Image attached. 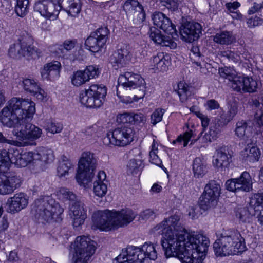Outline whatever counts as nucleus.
<instances>
[{
  "instance_id": "obj_1",
  "label": "nucleus",
  "mask_w": 263,
  "mask_h": 263,
  "mask_svg": "<svg viewBox=\"0 0 263 263\" xmlns=\"http://www.w3.org/2000/svg\"><path fill=\"white\" fill-rule=\"evenodd\" d=\"M180 218L174 215L165 218L154 228L163 235L161 246L166 257H176L181 263H200L210 244L205 236L189 232L179 223Z\"/></svg>"
},
{
  "instance_id": "obj_2",
  "label": "nucleus",
  "mask_w": 263,
  "mask_h": 263,
  "mask_svg": "<svg viewBox=\"0 0 263 263\" xmlns=\"http://www.w3.org/2000/svg\"><path fill=\"white\" fill-rule=\"evenodd\" d=\"M35 112V103L28 100L14 97L0 112V121L8 127H13L12 134L24 146L39 139L42 130L31 123Z\"/></svg>"
},
{
  "instance_id": "obj_3",
  "label": "nucleus",
  "mask_w": 263,
  "mask_h": 263,
  "mask_svg": "<svg viewBox=\"0 0 263 263\" xmlns=\"http://www.w3.org/2000/svg\"><path fill=\"white\" fill-rule=\"evenodd\" d=\"M117 95L125 104L137 101L145 95V81L136 73L126 72L121 74L118 80Z\"/></svg>"
},
{
  "instance_id": "obj_4",
  "label": "nucleus",
  "mask_w": 263,
  "mask_h": 263,
  "mask_svg": "<svg viewBox=\"0 0 263 263\" xmlns=\"http://www.w3.org/2000/svg\"><path fill=\"white\" fill-rule=\"evenodd\" d=\"M135 217L136 214L130 209L115 212L108 210L97 211L92 216V227L106 232L115 230L127 226Z\"/></svg>"
},
{
  "instance_id": "obj_5",
  "label": "nucleus",
  "mask_w": 263,
  "mask_h": 263,
  "mask_svg": "<svg viewBox=\"0 0 263 263\" xmlns=\"http://www.w3.org/2000/svg\"><path fill=\"white\" fill-rule=\"evenodd\" d=\"M245 239L240 232L230 230L221 234L213 243V249L217 256L235 255L245 249Z\"/></svg>"
},
{
  "instance_id": "obj_6",
  "label": "nucleus",
  "mask_w": 263,
  "mask_h": 263,
  "mask_svg": "<svg viewBox=\"0 0 263 263\" xmlns=\"http://www.w3.org/2000/svg\"><path fill=\"white\" fill-rule=\"evenodd\" d=\"M64 209L49 196L40 197L32 205L31 213L38 220L48 222L62 214Z\"/></svg>"
},
{
  "instance_id": "obj_7",
  "label": "nucleus",
  "mask_w": 263,
  "mask_h": 263,
  "mask_svg": "<svg viewBox=\"0 0 263 263\" xmlns=\"http://www.w3.org/2000/svg\"><path fill=\"white\" fill-rule=\"evenodd\" d=\"M97 160L93 154L86 152L82 153L78 163L76 179L78 183L87 187L92 181L93 171L96 167Z\"/></svg>"
},
{
  "instance_id": "obj_8",
  "label": "nucleus",
  "mask_w": 263,
  "mask_h": 263,
  "mask_svg": "<svg viewBox=\"0 0 263 263\" xmlns=\"http://www.w3.org/2000/svg\"><path fill=\"white\" fill-rule=\"evenodd\" d=\"M59 196L66 200L75 201L70 208V215L73 219V225L78 227L83 224L87 217V209L83 202L73 192L66 188H61L59 191Z\"/></svg>"
},
{
  "instance_id": "obj_9",
  "label": "nucleus",
  "mask_w": 263,
  "mask_h": 263,
  "mask_svg": "<svg viewBox=\"0 0 263 263\" xmlns=\"http://www.w3.org/2000/svg\"><path fill=\"white\" fill-rule=\"evenodd\" d=\"M71 248L74 250V263H87L96 250L94 241L85 236L77 237Z\"/></svg>"
},
{
  "instance_id": "obj_10",
  "label": "nucleus",
  "mask_w": 263,
  "mask_h": 263,
  "mask_svg": "<svg viewBox=\"0 0 263 263\" xmlns=\"http://www.w3.org/2000/svg\"><path fill=\"white\" fill-rule=\"evenodd\" d=\"M107 89L102 85L92 84L88 89L80 92V101L87 107H99L103 104Z\"/></svg>"
},
{
  "instance_id": "obj_11",
  "label": "nucleus",
  "mask_w": 263,
  "mask_h": 263,
  "mask_svg": "<svg viewBox=\"0 0 263 263\" xmlns=\"http://www.w3.org/2000/svg\"><path fill=\"white\" fill-rule=\"evenodd\" d=\"M134 132L132 128L123 126L109 132L103 138V143L108 146L123 147L133 141Z\"/></svg>"
},
{
  "instance_id": "obj_12",
  "label": "nucleus",
  "mask_w": 263,
  "mask_h": 263,
  "mask_svg": "<svg viewBox=\"0 0 263 263\" xmlns=\"http://www.w3.org/2000/svg\"><path fill=\"white\" fill-rule=\"evenodd\" d=\"M221 194V187L215 180H211L206 184L199 200L200 208L205 211L215 206Z\"/></svg>"
},
{
  "instance_id": "obj_13",
  "label": "nucleus",
  "mask_w": 263,
  "mask_h": 263,
  "mask_svg": "<svg viewBox=\"0 0 263 263\" xmlns=\"http://www.w3.org/2000/svg\"><path fill=\"white\" fill-rule=\"evenodd\" d=\"M35 152H20L17 149L7 151L6 168H9L11 164H14L18 167L26 166L28 163H32L35 166Z\"/></svg>"
},
{
  "instance_id": "obj_14",
  "label": "nucleus",
  "mask_w": 263,
  "mask_h": 263,
  "mask_svg": "<svg viewBox=\"0 0 263 263\" xmlns=\"http://www.w3.org/2000/svg\"><path fill=\"white\" fill-rule=\"evenodd\" d=\"M109 33L106 27L100 28L92 32L85 41L86 48L93 52H98L105 45Z\"/></svg>"
},
{
  "instance_id": "obj_15",
  "label": "nucleus",
  "mask_w": 263,
  "mask_h": 263,
  "mask_svg": "<svg viewBox=\"0 0 263 263\" xmlns=\"http://www.w3.org/2000/svg\"><path fill=\"white\" fill-rule=\"evenodd\" d=\"M61 8L60 3L55 0H42L36 2L34 6L35 11L51 20L57 18Z\"/></svg>"
},
{
  "instance_id": "obj_16",
  "label": "nucleus",
  "mask_w": 263,
  "mask_h": 263,
  "mask_svg": "<svg viewBox=\"0 0 263 263\" xmlns=\"http://www.w3.org/2000/svg\"><path fill=\"white\" fill-rule=\"evenodd\" d=\"M144 259V254L140 247L128 246L122 249L114 263H142Z\"/></svg>"
},
{
  "instance_id": "obj_17",
  "label": "nucleus",
  "mask_w": 263,
  "mask_h": 263,
  "mask_svg": "<svg viewBox=\"0 0 263 263\" xmlns=\"http://www.w3.org/2000/svg\"><path fill=\"white\" fill-rule=\"evenodd\" d=\"M9 168H3L0 174V194L5 195L12 193L20 185L21 179L14 172H8Z\"/></svg>"
},
{
  "instance_id": "obj_18",
  "label": "nucleus",
  "mask_w": 263,
  "mask_h": 263,
  "mask_svg": "<svg viewBox=\"0 0 263 263\" xmlns=\"http://www.w3.org/2000/svg\"><path fill=\"white\" fill-rule=\"evenodd\" d=\"M100 72L97 66L89 65L83 70H77L71 76V82L73 85L79 87L88 82L90 79L98 77Z\"/></svg>"
},
{
  "instance_id": "obj_19",
  "label": "nucleus",
  "mask_w": 263,
  "mask_h": 263,
  "mask_svg": "<svg viewBox=\"0 0 263 263\" xmlns=\"http://www.w3.org/2000/svg\"><path fill=\"white\" fill-rule=\"evenodd\" d=\"M202 27L199 23L194 21L186 22L180 26L179 33L183 41L191 43L198 39Z\"/></svg>"
},
{
  "instance_id": "obj_20",
  "label": "nucleus",
  "mask_w": 263,
  "mask_h": 263,
  "mask_svg": "<svg viewBox=\"0 0 263 263\" xmlns=\"http://www.w3.org/2000/svg\"><path fill=\"white\" fill-rule=\"evenodd\" d=\"M35 166L43 170L46 165L51 163L54 156L53 151L49 148L40 147L35 151Z\"/></svg>"
},
{
  "instance_id": "obj_21",
  "label": "nucleus",
  "mask_w": 263,
  "mask_h": 263,
  "mask_svg": "<svg viewBox=\"0 0 263 263\" xmlns=\"http://www.w3.org/2000/svg\"><path fill=\"white\" fill-rule=\"evenodd\" d=\"M231 155L228 153L227 146L217 148L213 156L212 163L215 168L223 171L228 167L230 163Z\"/></svg>"
},
{
  "instance_id": "obj_22",
  "label": "nucleus",
  "mask_w": 263,
  "mask_h": 263,
  "mask_svg": "<svg viewBox=\"0 0 263 263\" xmlns=\"http://www.w3.org/2000/svg\"><path fill=\"white\" fill-rule=\"evenodd\" d=\"M154 24L168 34H176L175 26L168 17L160 12H155L152 16Z\"/></svg>"
},
{
  "instance_id": "obj_23",
  "label": "nucleus",
  "mask_w": 263,
  "mask_h": 263,
  "mask_svg": "<svg viewBox=\"0 0 263 263\" xmlns=\"http://www.w3.org/2000/svg\"><path fill=\"white\" fill-rule=\"evenodd\" d=\"M22 86L25 91L35 96L38 100H46L47 93L40 87L38 82L34 79H24L22 81Z\"/></svg>"
},
{
  "instance_id": "obj_24",
  "label": "nucleus",
  "mask_w": 263,
  "mask_h": 263,
  "mask_svg": "<svg viewBox=\"0 0 263 263\" xmlns=\"http://www.w3.org/2000/svg\"><path fill=\"white\" fill-rule=\"evenodd\" d=\"M28 199L23 193L16 194L7 201V211L9 213H15L20 211L28 205Z\"/></svg>"
},
{
  "instance_id": "obj_25",
  "label": "nucleus",
  "mask_w": 263,
  "mask_h": 263,
  "mask_svg": "<svg viewBox=\"0 0 263 263\" xmlns=\"http://www.w3.org/2000/svg\"><path fill=\"white\" fill-rule=\"evenodd\" d=\"M130 59V51L126 46H123L111 55L109 62L115 69H117L123 67Z\"/></svg>"
},
{
  "instance_id": "obj_26",
  "label": "nucleus",
  "mask_w": 263,
  "mask_h": 263,
  "mask_svg": "<svg viewBox=\"0 0 263 263\" xmlns=\"http://www.w3.org/2000/svg\"><path fill=\"white\" fill-rule=\"evenodd\" d=\"M61 69L60 62L54 61L45 64L41 70V73L44 79L54 81L60 77Z\"/></svg>"
},
{
  "instance_id": "obj_27",
  "label": "nucleus",
  "mask_w": 263,
  "mask_h": 263,
  "mask_svg": "<svg viewBox=\"0 0 263 263\" xmlns=\"http://www.w3.org/2000/svg\"><path fill=\"white\" fill-rule=\"evenodd\" d=\"M169 59L167 54H165L163 52L158 53L151 59V66L153 69L160 71H166L170 64Z\"/></svg>"
},
{
  "instance_id": "obj_28",
  "label": "nucleus",
  "mask_w": 263,
  "mask_h": 263,
  "mask_svg": "<svg viewBox=\"0 0 263 263\" xmlns=\"http://www.w3.org/2000/svg\"><path fill=\"white\" fill-rule=\"evenodd\" d=\"M247 146L240 152V156L242 160L250 163L258 161L260 157V151L256 146L250 147L249 142H246Z\"/></svg>"
},
{
  "instance_id": "obj_29",
  "label": "nucleus",
  "mask_w": 263,
  "mask_h": 263,
  "mask_svg": "<svg viewBox=\"0 0 263 263\" xmlns=\"http://www.w3.org/2000/svg\"><path fill=\"white\" fill-rule=\"evenodd\" d=\"M106 174L104 171H99L93 182L94 194L100 197L104 196L107 191V185L104 182Z\"/></svg>"
},
{
  "instance_id": "obj_30",
  "label": "nucleus",
  "mask_w": 263,
  "mask_h": 263,
  "mask_svg": "<svg viewBox=\"0 0 263 263\" xmlns=\"http://www.w3.org/2000/svg\"><path fill=\"white\" fill-rule=\"evenodd\" d=\"M123 9L126 13H131L134 11L139 12L138 17L142 21L145 18V13L143 6L137 0H127L123 5Z\"/></svg>"
},
{
  "instance_id": "obj_31",
  "label": "nucleus",
  "mask_w": 263,
  "mask_h": 263,
  "mask_svg": "<svg viewBox=\"0 0 263 263\" xmlns=\"http://www.w3.org/2000/svg\"><path fill=\"white\" fill-rule=\"evenodd\" d=\"M232 120L233 118L227 112L223 114L220 116V118L218 119L214 125L211 126L209 132L210 136L212 139H214L221 132L222 128Z\"/></svg>"
},
{
  "instance_id": "obj_32",
  "label": "nucleus",
  "mask_w": 263,
  "mask_h": 263,
  "mask_svg": "<svg viewBox=\"0 0 263 263\" xmlns=\"http://www.w3.org/2000/svg\"><path fill=\"white\" fill-rule=\"evenodd\" d=\"M237 190L239 191L249 192L252 189V180L250 174L243 172L239 177L236 178Z\"/></svg>"
},
{
  "instance_id": "obj_33",
  "label": "nucleus",
  "mask_w": 263,
  "mask_h": 263,
  "mask_svg": "<svg viewBox=\"0 0 263 263\" xmlns=\"http://www.w3.org/2000/svg\"><path fill=\"white\" fill-rule=\"evenodd\" d=\"M213 41L215 43L221 45H229L235 42V37L232 32L222 31L216 33L213 36Z\"/></svg>"
},
{
  "instance_id": "obj_34",
  "label": "nucleus",
  "mask_w": 263,
  "mask_h": 263,
  "mask_svg": "<svg viewBox=\"0 0 263 263\" xmlns=\"http://www.w3.org/2000/svg\"><path fill=\"white\" fill-rule=\"evenodd\" d=\"M206 161L200 157L196 158L192 164L194 176L197 178L202 177L207 172Z\"/></svg>"
},
{
  "instance_id": "obj_35",
  "label": "nucleus",
  "mask_w": 263,
  "mask_h": 263,
  "mask_svg": "<svg viewBox=\"0 0 263 263\" xmlns=\"http://www.w3.org/2000/svg\"><path fill=\"white\" fill-rule=\"evenodd\" d=\"M31 41V39L29 37L22 39V56L36 58L39 57V54L34 47L30 44Z\"/></svg>"
},
{
  "instance_id": "obj_36",
  "label": "nucleus",
  "mask_w": 263,
  "mask_h": 263,
  "mask_svg": "<svg viewBox=\"0 0 263 263\" xmlns=\"http://www.w3.org/2000/svg\"><path fill=\"white\" fill-rule=\"evenodd\" d=\"M190 87L184 82L180 81L174 88L175 91L178 95L181 102H185L192 95Z\"/></svg>"
},
{
  "instance_id": "obj_37",
  "label": "nucleus",
  "mask_w": 263,
  "mask_h": 263,
  "mask_svg": "<svg viewBox=\"0 0 263 263\" xmlns=\"http://www.w3.org/2000/svg\"><path fill=\"white\" fill-rule=\"evenodd\" d=\"M63 1L64 10L69 15L75 17L80 12V0H63Z\"/></svg>"
},
{
  "instance_id": "obj_38",
  "label": "nucleus",
  "mask_w": 263,
  "mask_h": 263,
  "mask_svg": "<svg viewBox=\"0 0 263 263\" xmlns=\"http://www.w3.org/2000/svg\"><path fill=\"white\" fill-rule=\"evenodd\" d=\"M77 41L76 40H66L65 41L63 45L59 46L58 49L59 51H57V54L59 56H62L68 58L67 55L70 56L68 53L75 47Z\"/></svg>"
},
{
  "instance_id": "obj_39",
  "label": "nucleus",
  "mask_w": 263,
  "mask_h": 263,
  "mask_svg": "<svg viewBox=\"0 0 263 263\" xmlns=\"http://www.w3.org/2000/svg\"><path fill=\"white\" fill-rule=\"evenodd\" d=\"M72 163L66 157L63 156L61 161L59 162L57 167V175L62 177L67 175L69 171L71 170Z\"/></svg>"
},
{
  "instance_id": "obj_40",
  "label": "nucleus",
  "mask_w": 263,
  "mask_h": 263,
  "mask_svg": "<svg viewBox=\"0 0 263 263\" xmlns=\"http://www.w3.org/2000/svg\"><path fill=\"white\" fill-rule=\"evenodd\" d=\"M240 4L238 2L227 3L226 7L227 9V12L229 14L233 19L242 20L243 15L238 11L237 9L240 7Z\"/></svg>"
},
{
  "instance_id": "obj_41",
  "label": "nucleus",
  "mask_w": 263,
  "mask_h": 263,
  "mask_svg": "<svg viewBox=\"0 0 263 263\" xmlns=\"http://www.w3.org/2000/svg\"><path fill=\"white\" fill-rule=\"evenodd\" d=\"M249 207H250L251 212L263 209V193L252 195L250 199Z\"/></svg>"
},
{
  "instance_id": "obj_42",
  "label": "nucleus",
  "mask_w": 263,
  "mask_h": 263,
  "mask_svg": "<svg viewBox=\"0 0 263 263\" xmlns=\"http://www.w3.org/2000/svg\"><path fill=\"white\" fill-rule=\"evenodd\" d=\"M248 123L245 120L238 121L236 124L235 130V135L241 139H245L248 137L247 133L248 131Z\"/></svg>"
},
{
  "instance_id": "obj_43",
  "label": "nucleus",
  "mask_w": 263,
  "mask_h": 263,
  "mask_svg": "<svg viewBox=\"0 0 263 263\" xmlns=\"http://www.w3.org/2000/svg\"><path fill=\"white\" fill-rule=\"evenodd\" d=\"M29 8V0H17L15 11L18 16L23 17L28 13Z\"/></svg>"
},
{
  "instance_id": "obj_44",
  "label": "nucleus",
  "mask_w": 263,
  "mask_h": 263,
  "mask_svg": "<svg viewBox=\"0 0 263 263\" xmlns=\"http://www.w3.org/2000/svg\"><path fill=\"white\" fill-rule=\"evenodd\" d=\"M140 249L144 254L145 259L148 258L151 260H154L157 258V252L155 247L153 244L145 242L142 247L140 248Z\"/></svg>"
},
{
  "instance_id": "obj_45",
  "label": "nucleus",
  "mask_w": 263,
  "mask_h": 263,
  "mask_svg": "<svg viewBox=\"0 0 263 263\" xmlns=\"http://www.w3.org/2000/svg\"><path fill=\"white\" fill-rule=\"evenodd\" d=\"M257 87V82L252 78L244 77L243 92H253Z\"/></svg>"
},
{
  "instance_id": "obj_46",
  "label": "nucleus",
  "mask_w": 263,
  "mask_h": 263,
  "mask_svg": "<svg viewBox=\"0 0 263 263\" xmlns=\"http://www.w3.org/2000/svg\"><path fill=\"white\" fill-rule=\"evenodd\" d=\"M158 146L156 143L155 142V141H153V143L152 145V148L151 151L149 152V161L157 166L160 167H162V162L161 159L158 157Z\"/></svg>"
},
{
  "instance_id": "obj_47",
  "label": "nucleus",
  "mask_w": 263,
  "mask_h": 263,
  "mask_svg": "<svg viewBox=\"0 0 263 263\" xmlns=\"http://www.w3.org/2000/svg\"><path fill=\"white\" fill-rule=\"evenodd\" d=\"M244 81V77L237 76V74L233 78L229 84L232 88L239 92H243V83Z\"/></svg>"
},
{
  "instance_id": "obj_48",
  "label": "nucleus",
  "mask_w": 263,
  "mask_h": 263,
  "mask_svg": "<svg viewBox=\"0 0 263 263\" xmlns=\"http://www.w3.org/2000/svg\"><path fill=\"white\" fill-rule=\"evenodd\" d=\"M8 53L9 55L12 58L22 56V39H18L17 42L10 46Z\"/></svg>"
},
{
  "instance_id": "obj_49",
  "label": "nucleus",
  "mask_w": 263,
  "mask_h": 263,
  "mask_svg": "<svg viewBox=\"0 0 263 263\" xmlns=\"http://www.w3.org/2000/svg\"><path fill=\"white\" fill-rule=\"evenodd\" d=\"M220 55L222 57L227 58L229 60H231L235 63L240 62L243 59H246V57H244L243 54L241 55L236 53L233 51L229 50H223L220 52Z\"/></svg>"
},
{
  "instance_id": "obj_50",
  "label": "nucleus",
  "mask_w": 263,
  "mask_h": 263,
  "mask_svg": "<svg viewBox=\"0 0 263 263\" xmlns=\"http://www.w3.org/2000/svg\"><path fill=\"white\" fill-rule=\"evenodd\" d=\"M219 73L221 77L227 79L229 82L236 75V71L228 67L219 68Z\"/></svg>"
},
{
  "instance_id": "obj_51",
  "label": "nucleus",
  "mask_w": 263,
  "mask_h": 263,
  "mask_svg": "<svg viewBox=\"0 0 263 263\" xmlns=\"http://www.w3.org/2000/svg\"><path fill=\"white\" fill-rule=\"evenodd\" d=\"M157 2L160 7H164L171 12L178 10V4L175 0H157Z\"/></svg>"
},
{
  "instance_id": "obj_52",
  "label": "nucleus",
  "mask_w": 263,
  "mask_h": 263,
  "mask_svg": "<svg viewBox=\"0 0 263 263\" xmlns=\"http://www.w3.org/2000/svg\"><path fill=\"white\" fill-rule=\"evenodd\" d=\"M63 128V124L59 122L50 121L47 123L45 130L51 134L60 133Z\"/></svg>"
},
{
  "instance_id": "obj_53",
  "label": "nucleus",
  "mask_w": 263,
  "mask_h": 263,
  "mask_svg": "<svg viewBox=\"0 0 263 263\" xmlns=\"http://www.w3.org/2000/svg\"><path fill=\"white\" fill-rule=\"evenodd\" d=\"M165 110L162 108H157L152 113L151 116V123L155 125L161 121Z\"/></svg>"
},
{
  "instance_id": "obj_54",
  "label": "nucleus",
  "mask_w": 263,
  "mask_h": 263,
  "mask_svg": "<svg viewBox=\"0 0 263 263\" xmlns=\"http://www.w3.org/2000/svg\"><path fill=\"white\" fill-rule=\"evenodd\" d=\"M192 132H185L183 136L180 135L178 137V138L173 141V144H178L179 145H181L183 143V147H185L189 140H190L192 137Z\"/></svg>"
},
{
  "instance_id": "obj_55",
  "label": "nucleus",
  "mask_w": 263,
  "mask_h": 263,
  "mask_svg": "<svg viewBox=\"0 0 263 263\" xmlns=\"http://www.w3.org/2000/svg\"><path fill=\"white\" fill-rule=\"evenodd\" d=\"M250 215H252L249 212V209L247 210L245 208L241 209L236 214V217L243 222H250Z\"/></svg>"
},
{
  "instance_id": "obj_56",
  "label": "nucleus",
  "mask_w": 263,
  "mask_h": 263,
  "mask_svg": "<svg viewBox=\"0 0 263 263\" xmlns=\"http://www.w3.org/2000/svg\"><path fill=\"white\" fill-rule=\"evenodd\" d=\"M164 37L158 30H151L150 37L156 44L161 45Z\"/></svg>"
},
{
  "instance_id": "obj_57",
  "label": "nucleus",
  "mask_w": 263,
  "mask_h": 263,
  "mask_svg": "<svg viewBox=\"0 0 263 263\" xmlns=\"http://www.w3.org/2000/svg\"><path fill=\"white\" fill-rule=\"evenodd\" d=\"M132 113H124L119 115L117 117V121L119 122L132 124Z\"/></svg>"
},
{
  "instance_id": "obj_58",
  "label": "nucleus",
  "mask_w": 263,
  "mask_h": 263,
  "mask_svg": "<svg viewBox=\"0 0 263 263\" xmlns=\"http://www.w3.org/2000/svg\"><path fill=\"white\" fill-rule=\"evenodd\" d=\"M155 217V212L152 209H148L142 211L140 214V218L144 220L153 219Z\"/></svg>"
},
{
  "instance_id": "obj_59",
  "label": "nucleus",
  "mask_w": 263,
  "mask_h": 263,
  "mask_svg": "<svg viewBox=\"0 0 263 263\" xmlns=\"http://www.w3.org/2000/svg\"><path fill=\"white\" fill-rule=\"evenodd\" d=\"M0 143H7L10 145L17 146H24V145H25V144H23L21 142L18 141L17 140H9L6 139L1 132H0Z\"/></svg>"
},
{
  "instance_id": "obj_60",
  "label": "nucleus",
  "mask_w": 263,
  "mask_h": 263,
  "mask_svg": "<svg viewBox=\"0 0 263 263\" xmlns=\"http://www.w3.org/2000/svg\"><path fill=\"white\" fill-rule=\"evenodd\" d=\"M7 157V151L0 149V171H4L3 168H6V158Z\"/></svg>"
},
{
  "instance_id": "obj_61",
  "label": "nucleus",
  "mask_w": 263,
  "mask_h": 263,
  "mask_svg": "<svg viewBox=\"0 0 263 263\" xmlns=\"http://www.w3.org/2000/svg\"><path fill=\"white\" fill-rule=\"evenodd\" d=\"M132 124H138L146 121V117L142 113H132Z\"/></svg>"
},
{
  "instance_id": "obj_62",
  "label": "nucleus",
  "mask_w": 263,
  "mask_h": 263,
  "mask_svg": "<svg viewBox=\"0 0 263 263\" xmlns=\"http://www.w3.org/2000/svg\"><path fill=\"white\" fill-rule=\"evenodd\" d=\"M226 189L231 192H237V183L236 178L228 180L226 182Z\"/></svg>"
},
{
  "instance_id": "obj_63",
  "label": "nucleus",
  "mask_w": 263,
  "mask_h": 263,
  "mask_svg": "<svg viewBox=\"0 0 263 263\" xmlns=\"http://www.w3.org/2000/svg\"><path fill=\"white\" fill-rule=\"evenodd\" d=\"M161 45L162 46L169 47L172 49H174L177 47V44L170 36H165L163 37Z\"/></svg>"
},
{
  "instance_id": "obj_64",
  "label": "nucleus",
  "mask_w": 263,
  "mask_h": 263,
  "mask_svg": "<svg viewBox=\"0 0 263 263\" xmlns=\"http://www.w3.org/2000/svg\"><path fill=\"white\" fill-rule=\"evenodd\" d=\"M254 120L257 125L263 127V110H256L254 114Z\"/></svg>"
}]
</instances>
